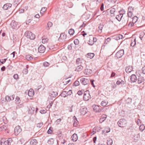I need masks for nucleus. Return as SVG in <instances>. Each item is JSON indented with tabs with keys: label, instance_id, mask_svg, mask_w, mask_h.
Here are the masks:
<instances>
[{
	"label": "nucleus",
	"instance_id": "nucleus-1",
	"mask_svg": "<svg viewBox=\"0 0 145 145\" xmlns=\"http://www.w3.org/2000/svg\"><path fill=\"white\" fill-rule=\"evenodd\" d=\"M117 124L120 127H124L127 125V121L125 119H121L118 122Z\"/></svg>",
	"mask_w": 145,
	"mask_h": 145
},
{
	"label": "nucleus",
	"instance_id": "nucleus-2",
	"mask_svg": "<svg viewBox=\"0 0 145 145\" xmlns=\"http://www.w3.org/2000/svg\"><path fill=\"white\" fill-rule=\"evenodd\" d=\"M25 35L27 38L31 40H33L35 37V35L30 31H27L25 33Z\"/></svg>",
	"mask_w": 145,
	"mask_h": 145
},
{
	"label": "nucleus",
	"instance_id": "nucleus-3",
	"mask_svg": "<svg viewBox=\"0 0 145 145\" xmlns=\"http://www.w3.org/2000/svg\"><path fill=\"white\" fill-rule=\"evenodd\" d=\"M91 98L89 91L88 90L85 91L84 93L83 99L85 101H88Z\"/></svg>",
	"mask_w": 145,
	"mask_h": 145
},
{
	"label": "nucleus",
	"instance_id": "nucleus-4",
	"mask_svg": "<svg viewBox=\"0 0 145 145\" xmlns=\"http://www.w3.org/2000/svg\"><path fill=\"white\" fill-rule=\"evenodd\" d=\"M124 51L123 50H121L118 51L115 55V57L116 58L121 57L124 54Z\"/></svg>",
	"mask_w": 145,
	"mask_h": 145
},
{
	"label": "nucleus",
	"instance_id": "nucleus-5",
	"mask_svg": "<svg viewBox=\"0 0 145 145\" xmlns=\"http://www.w3.org/2000/svg\"><path fill=\"white\" fill-rule=\"evenodd\" d=\"M124 11L123 10H121L119 11L120 14L117 15L116 18L119 21H120L122 18L123 14H124Z\"/></svg>",
	"mask_w": 145,
	"mask_h": 145
},
{
	"label": "nucleus",
	"instance_id": "nucleus-6",
	"mask_svg": "<svg viewBox=\"0 0 145 145\" xmlns=\"http://www.w3.org/2000/svg\"><path fill=\"white\" fill-rule=\"evenodd\" d=\"M14 133L16 135H17L22 131L20 127L19 126H16L14 129Z\"/></svg>",
	"mask_w": 145,
	"mask_h": 145
},
{
	"label": "nucleus",
	"instance_id": "nucleus-7",
	"mask_svg": "<svg viewBox=\"0 0 145 145\" xmlns=\"http://www.w3.org/2000/svg\"><path fill=\"white\" fill-rule=\"evenodd\" d=\"M17 23L14 21H12L11 23L10 26L12 29H16L19 27V26L17 25Z\"/></svg>",
	"mask_w": 145,
	"mask_h": 145
},
{
	"label": "nucleus",
	"instance_id": "nucleus-8",
	"mask_svg": "<svg viewBox=\"0 0 145 145\" xmlns=\"http://www.w3.org/2000/svg\"><path fill=\"white\" fill-rule=\"evenodd\" d=\"M116 10L115 8H112L110 9L107 10V11L110 13L111 16L112 17H114L115 16V14L114 13L115 12Z\"/></svg>",
	"mask_w": 145,
	"mask_h": 145
},
{
	"label": "nucleus",
	"instance_id": "nucleus-9",
	"mask_svg": "<svg viewBox=\"0 0 145 145\" xmlns=\"http://www.w3.org/2000/svg\"><path fill=\"white\" fill-rule=\"evenodd\" d=\"M81 82L82 84L84 85H86L89 83V80L87 79L82 78L81 79Z\"/></svg>",
	"mask_w": 145,
	"mask_h": 145
},
{
	"label": "nucleus",
	"instance_id": "nucleus-10",
	"mask_svg": "<svg viewBox=\"0 0 145 145\" xmlns=\"http://www.w3.org/2000/svg\"><path fill=\"white\" fill-rule=\"evenodd\" d=\"M12 4L9 3H7L5 4L3 7V8L4 10H8L11 7Z\"/></svg>",
	"mask_w": 145,
	"mask_h": 145
},
{
	"label": "nucleus",
	"instance_id": "nucleus-11",
	"mask_svg": "<svg viewBox=\"0 0 145 145\" xmlns=\"http://www.w3.org/2000/svg\"><path fill=\"white\" fill-rule=\"evenodd\" d=\"M45 49V47L43 45H40L38 48V51L40 53H43L44 52Z\"/></svg>",
	"mask_w": 145,
	"mask_h": 145
},
{
	"label": "nucleus",
	"instance_id": "nucleus-12",
	"mask_svg": "<svg viewBox=\"0 0 145 145\" xmlns=\"http://www.w3.org/2000/svg\"><path fill=\"white\" fill-rule=\"evenodd\" d=\"M67 37L65 33H61L59 38V39H61L63 41H65Z\"/></svg>",
	"mask_w": 145,
	"mask_h": 145
},
{
	"label": "nucleus",
	"instance_id": "nucleus-13",
	"mask_svg": "<svg viewBox=\"0 0 145 145\" xmlns=\"http://www.w3.org/2000/svg\"><path fill=\"white\" fill-rule=\"evenodd\" d=\"M87 109L86 108L82 107L80 109V111L82 115H84L86 113Z\"/></svg>",
	"mask_w": 145,
	"mask_h": 145
},
{
	"label": "nucleus",
	"instance_id": "nucleus-14",
	"mask_svg": "<svg viewBox=\"0 0 145 145\" xmlns=\"http://www.w3.org/2000/svg\"><path fill=\"white\" fill-rule=\"evenodd\" d=\"M84 72L85 74L88 75L91 73L92 71L90 69H86L84 70Z\"/></svg>",
	"mask_w": 145,
	"mask_h": 145
},
{
	"label": "nucleus",
	"instance_id": "nucleus-15",
	"mask_svg": "<svg viewBox=\"0 0 145 145\" xmlns=\"http://www.w3.org/2000/svg\"><path fill=\"white\" fill-rule=\"evenodd\" d=\"M130 79L131 81L133 82H134L137 80V78L136 75L135 74H132L130 76Z\"/></svg>",
	"mask_w": 145,
	"mask_h": 145
},
{
	"label": "nucleus",
	"instance_id": "nucleus-16",
	"mask_svg": "<svg viewBox=\"0 0 145 145\" xmlns=\"http://www.w3.org/2000/svg\"><path fill=\"white\" fill-rule=\"evenodd\" d=\"M71 138L73 142L76 141L78 139L77 135L76 134L74 133L71 136Z\"/></svg>",
	"mask_w": 145,
	"mask_h": 145
},
{
	"label": "nucleus",
	"instance_id": "nucleus-17",
	"mask_svg": "<svg viewBox=\"0 0 145 145\" xmlns=\"http://www.w3.org/2000/svg\"><path fill=\"white\" fill-rule=\"evenodd\" d=\"M30 143L31 145H36L37 143V142L36 139H32L30 141Z\"/></svg>",
	"mask_w": 145,
	"mask_h": 145
},
{
	"label": "nucleus",
	"instance_id": "nucleus-18",
	"mask_svg": "<svg viewBox=\"0 0 145 145\" xmlns=\"http://www.w3.org/2000/svg\"><path fill=\"white\" fill-rule=\"evenodd\" d=\"M133 70V68L132 66H128L126 67L125 69L126 72L127 73H129Z\"/></svg>",
	"mask_w": 145,
	"mask_h": 145
},
{
	"label": "nucleus",
	"instance_id": "nucleus-19",
	"mask_svg": "<svg viewBox=\"0 0 145 145\" xmlns=\"http://www.w3.org/2000/svg\"><path fill=\"white\" fill-rule=\"evenodd\" d=\"M83 68V66L81 65H79L76 67L75 71L78 72H80L82 70Z\"/></svg>",
	"mask_w": 145,
	"mask_h": 145
},
{
	"label": "nucleus",
	"instance_id": "nucleus-20",
	"mask_svg": "<svg viewBox=\"0 0 145 145\" xmlns=\"http://www.w3.org/2000/svg\"><path fill=\"white\" fill-rule=\"evenodd\" d=\"M106 118L107 116L106 115L103 114L101 116V117L100 118V123H101L106 120Z\"/></svg>",
	"mask_w": 145,
	"mask_h": 145
},
{
	"label": "nucleus",
	"instance_id": "nucleus-21",
	"mask_svg": "<svg viewBox=\"0 0 145 145\" xmlns=\"http://www.w3.org/2000/svg\"><path fill=\"white\" fill-rule=\"evenodd\" d=\"M74 120L73 126L74 127H76L78 124V121L77 120V118L75 116H74L73 117Z\"/></svg>",
	"mask_w": 145,
	"mask_h": 145
},
{
	"label": "nucleus",
	"instance_id": "nucleus-22",
	"mask_svg": "<svg viewBox=\"0 0 145 145\" xmlns=\"http://www.w3.org/2000/svg\"><path fill=\"white\" fill-rule=\"evenodd\" d=\"M93 107L94 110L95 112H99L100 110V108L99 105H94L93 106Z\"/></svg>",
	"mask_w": 145,
	"mask_h": 145
},
{
	"label": "nucleus",
	"instance_id": "nucleus-23",
	"mask_svg": "<svg viewBox=\"0 0 145 145\" xmlns=\"http://www.w3.org/2000/svg\"><path fill=\"white\" fill-rule=\"evenodd\" d=\"M28 94L29 97L33 96L34 94V91L33 89H30L28 92Z\"/></svg>",
	"mask_w": 145,
	"mask_h": 145
},
{
	"label": "nucleus",
	"instance_id": "nucleus-24",
	"mask_svg": "<svg viewBox=\"0 0 145 145\" xmlns=\"http://www.w3.org/2000/svg\"><path fill=\"white\" fill-rule=\"evenodd\" d=\"M82 59L80 58L77 59L76 60V64L78 65H81L82 63Z\"/></svg>",
	"mask_w": 145,
	"mask_h": 145
},
{
	"label": "nucleus",
	"instance_id": "nucleus-25",
	"mask_svg": "<svg viewBox=\"0 0 145 145\" xmlns=\"http://www.w3.org/2000/svg\"><path fill=\"white\" fill-rule=\"evenodd\" d=\"M57 92L52 91L50 93V95L52 97H55L57 95Z\"/></svg>",
	"mask_w": 145,
	"mask_h": 145
},
{
	"label": "nucleus",
	"instance_id": "nucleus-26",
	"mask_svg": "<svg viewBox=\"0 0 145 145\" xmlns=\"http://www.w3.org/2000/svg\"><path fill=\"white\" fill-rule=\"evenodd\" d=\"M94 56V54L93 53H88L86 55V57L90 59L92 58Z\"/></svg>",
	"mask_w": 145,
	"mask_h": 145
},
{
	"label": "nucleus",
	"instance_id": "nucleus-27",
	"mask_svg": "<svg viewBox=\"0 0 145 145\" xmlns=\"http://www.w3.org/2000/svg\"><path fill=\"white\" fill-rule=\"evenodd\" d=\"M144 81V78L142 76L139 77L138 78V84H140L143 82Z\"/></svg>",
	"mask_w": 145,
	"mask_h": 145
},
{
	"label": "nucleus",
	"instance_id": "nucleus-28",
	"mask_svg": "<svg viewBox=\"0 0 145 145\" xmlns=\"http://www.w3.org/2000/svg\"><path fill=\"white\" fill-rule=\"evenodd\" d=\"M136 39H133L131 40V46L134 47L136 44Z\"/></svg>",
	"mask_w": 145,
	"mask_h": 145
},
{
	"label": "nucleus",
	"instance_id": "nucleus-29",
	"mask_svg": "<svg viewBox=\"0 0 145 145\" xmlns=\"http://www.w3.org/2000/svg\"><path fill=\"white\" fill-rule=\"evenodd\" d=\"M29 112L31 114H33L35 110V108L33 107H30V108H29Z\"/></svg>",
	"mask_w": 145,
	"mask_h": 145
},
{
	"label": "nucleus",
	"instance_id": "nucleus-30",
	"mask_svg": "<svg viewBox=\"0 0 145 145\" xmlns=\"http://www.w3.org/2000/svg\"><path fill=\"white\" fill-rule=\"evenodd\" d=\"M48 40V38H45V37L44 36L42 37V42L44 44L45 43L47 42Z\"/></svg>",
	"mask_w": 145,
	"mask_h": 145
},
{
	"label": "nucleus",
	"instance_id": "nucleus-31",
	"mask_svg": "<svg viewBox=\"0 0 145 145\" xmlns=\"http://www.w3.org/2000/svg\"><path fill=\"white\" fill-rule=\"evenodd\" d=\"M52 23L51 22H48L47 24V27L46 28L47 30H49L50 29V27H51L52 25Z\"/></svg>",
	"mask_w": 145,
	"mask_h": 145
},
{
	"label": "nucleus",
	"instance_id": "nucleus-32",
	"mask_svg": "<svg viewBox=\"0 0 145 145\" xmlns=\"http://www.w3.org/2000/svg\"><path fill=\"white\" fill-rule=\"evenodd\" d=\"M127 15H128V20L127 21L128 22L129 20V18H130V19H131L132 17H133V13L132 12H128Z\"/></svg>",
	"mask_w": 145,
	"mask_h": 145
},
{
	"label": "nucleus",
	"instance_id": "nucleus-33",
	"mask_svg": "<svg viewBox=\"0 0 145 145\" xmlns=\"http://www.w3.org/2000/svg\"><path fill=\"white\" fill-rule=\"evenodd\" d=\"M131 19H132L133 22L135 24L137 21L138 18L137 16H135Z\"/></svg>",
	"mask_w": 145,
	"mask_h": 145
},
{
	"label": "nucleus",
	"instance_id": "nucleus-34",
	"mask_svg": "<svg viewBox=\"0 0 145 145\" xmlns=\"http://www.w3.org/2000/svg\"><path fill=\"white\" fill-rule=\"evenodd\" d=\"M112 140L111 138H109L107 139V145H112Z\"/></svg>",
	"mask_w": 145,
	"mask_h": 145
},
{
	"label": "nucleus",
	"instance_id": "nucleus-35",
	"mask_svg": "<svg viewBox=\"0 0 145 145\" xmlns=\"http://www.w3.org/2000/svg\"><path fill=\"white\" fill-rule=\"evenodd\" d=\"M60 95L62 97H65L67 96V92L65 91H63L61 93Z\"/></svg>",
	"mask_w": 145,
	"mask_h": 145
},
{
	"label": "nucleus",
	"instance_id": "nucleus-36",
	"mask_svg": "<svg viewBox=\"0 0 145 145\" xmlns=\"http://www.w3.org/2000/svg\"><path fill=\"white\" fill-rule=\"evenodd\" d=\"M16 103L17 104H19L21 102V100L20 98L18 96H17L16 98L15 99Z\"/></svg>",
	"mask_w": 145,
	"mask_h": 145
},
{
	"label": "nucleus",
	"instance_id": "nucleus-37",
	"mask_svg": "<svg viewBox=\"0 0 145 145\" xmlns=\"http://www.w3.org/2000/svg\"><path fill=\"white\" fill-rule=\"evenodd\" d=\"M110 128L109 127L106 128L103 131L102 133H108L110 131Z\"/></svg>",
	"mask_w": 145,
	"mask_h": 145
},
{
	"label": "nucleus",
	"instance_id": "nucleus-38",
	"mask_svg": "<svg viewBox=\"0 0 145 145\" xmlns=\"http://www.w3.org/2000/svg\"><path fill=\"white\" fill-rule=\"evenodd\" d=\"M12 142V139L10 138H8L7 140H5L4 142V143L5 144H6L8 143V145H9V144L10 143Z\"/></svg>",
	"mask_w": 145,
	"mask_h": 145
},
{
	"label": "nucleus",
	"instance_id": "nucleus-39",
	"mask_svg": "<svg viewBox=\"0 0 145 145\" xmlns=\"http://www.w3.org/2000/svg\"><path fill=\"white\" fill-rule=\"evenodd\" d=\"M28 67V65H26V68L24 69L22 71V72L24 74H26L28 72L27 68Z\"/></svg>",
	"mask_w": 145,
	"mask_h": 145
},
{
	"label": "nucleus",
	"instance_id": "nucleus-40",
	"mask_svg": "<svg viewBox=\"0 0 145 145\" xmlns=\"http://www.w3.org/2000/svg\"><path fill=\"white\" fill-rule=\"evenodd\" d=\"M136 74L138 77L141 76V75L142 74L141 71L140 70H137L136 71Z\"/></svg>",
	"mask_w": 145,
	"mask_h": 145
},
{
	"label": "nucleus",
	"instance_id": "nucleus-41",
	"mask_svg": "<svg viewBox=\"0 0 145 145\" xmlns=\"http://www.w3.org/2000/svg\"><path fill=\"white\" fill-rule=\"evenodd\" d=\"M54 139L52 138L49 139L48 141V143L50 144H51L54 143Z\"/></svg>",
	"mask_w": 145,
	"mask_h": 145
},
{
	"label": "nucleus",
	"instance_id": "nucleus-42",
	"mask_svg": "<svg viewBox=\"0 0 145 145\" xmlns=\"http://www.w3.org/2000/svg\"><path fill=\"white\" fill-rule=\"evenodd\" d=\"M74 33V30L72 29H71L69 30V33L70 35H72Z\"/></svg>",
	"mask_w": 145,
	"mask_h": 145
},
{
	"label": "nucleus",
	"instance_id": "nucleus-43",
	"mask_svg": "<svg viewBox=\"0 0 145 145\" xmlns=\"http://www.w3.org/2000/svg\"><path fill=\"white\" fill-rule=\"evenodd\" d=\"M26 59L28 61L31 60L33 59V57L31 56L27 55L26 56Z\"/></svg>",
	"mask_w": 145,
	"mask_h": 145
},
{
	"label": "nucleus",
	"instance_id": "nucleus-44",
	"mask_svg": "<svg viewBox=\"0 0 145 145\" xmlns=\"http://www.w3.org/2000/svg\"><path fill=\"white\" fill-rule=\"evenodd\" d=\"M7 129V127L5 125H3L0 127V131L6 130Z\"/></svg>",
	"mask_w": 145,
	"mask_h": 145
},
{
	"label": "nucleus",
	"instance_id": "nucleus-45",
	"mask_svg": "<svg viewBox=\"0 0 145 145\" xmlns=\"http://www.w3.org/2000/svg\"><path fill=\"white\" fill-rule=\"evenodd\" d=\"M145 34L144 33H141L140 36V38L141 40H142V39H144L145 38V36H144ZM144 40V39H143Z\"/></svg>",
	"mask_w": 145,
	"mask_h": 145
},
{
	"label": "nucleus",
	"instance_id": "nucleus-46",
	"mask_svg": "<svg viewBox=\"0 0 145 145\" xmlns=\"http://www.w3.org/2000/svg\"><path fill=\"white\" fill-rule=\"evenodd\" d=\"M134 8L132 7H130L128 8V12H131L133 11Z\"/></svg>",
	"mask_w": 145,
	"mask_h": 145
},
{
	"label": "nucleus",
	"instance_id": "nucleus-47",
	"mask_svg": "<svg viewBox=\"0 0 145 145\" xmlns=\"http://www.w3.org/2000/svg\"><path fill=\"white\" fill-rule=\"evenodd\" d=\"M116 39L117 40H120V39H122L123 38V36L121 35H117L116 37Z\"/></svg>",
	"mask_w": 145,
	"mask_h": 145
},
{
	"label": "nucleus",
	"instance_id": "nucleus-48",
	"mask_svg": "<svg viewBox=\"0 0 145 145\" xmlns=\"http://www.w3.org/2000/svg\"><path fill=\"white\" fill-rule=\"evenodd\" d=\"M139 129L140 131H142L145 129V127L144 125H140Z\"/></svg>",
	"mask_w": 145,
	"mask_h": 145
},
{
	"label": "nucleus",
	"instance_id": "nucleus-49",
	"mask_svg": "<svg viewBox=\"0 0 145 145\" xmlns=\"http://www.w3.org/2000/svg\"><path fill=\"white\" fill-rule=\"evenodd\" d=\"M47 10L46 7H43L42 8L40 12L41 14H43Z\"/></svg>",
	"mask_w": 145,
	"mask_h": 145
},
{
	"label": "nucleus",
	"instance_id": "nucleus-50",
	"mask_svg": "<svg viewBox=\"0 0 145 145\" xmlns=\"http://www.w3.org/2000/svg\"><path fill=\"white\" fill-rule=\"evenodd\" d=\"M5 99L7 101L9 102L11 101V99H10V97L9 96H6L5 97Z\"/></svg>",
	"mask_w": 145,
	"mask_h": 145
},
{
	"label": "nucleus",
	"instance_id": "nucleus-51",
	"mask_svg": "<svg viewBox=\"0 0 145 145\" xmlns=\"http://www.w3.org/2000/svg\"><path fill=\"white\" fill-rule=\"evenodd\" d=\"M127 104H129L131 103L132 99L131 98H128L126 101Z\"/></svg>",
	"mask_w": 145,
	"mask_h": 145
},
{
	"label": "nucleus",
	"instance_id": "nucleus-52",
	"mask_svg": "<svg viewBox=\"0 0 145 145\" xmlns=\"http://www.w3.org/2000/svg\"><path fill=\"white\" fill-rule=\"evenodd\" d=\"M107 103L108 102L107 101H103L101 102V105L103 106H105L107 104Z\"/></svg>",
	"mask_w": 145,
	"mask_h": 145
},
{
	"label": "nucleus",
	"instance_id": "nucleus-53",
	"mask_svg": "<svg viewBox=\"0 0 145 145\" xmlns=\"http://www.w3.org/2000/svg\"><path fill=\"white\" fill-rule=\"evenodd\" d=\"M111 4H114L116 2V0H107Z\"/></svg>",
	"mask_w": 145,
	"mask_h": 145
},
{
	"label": "nucleus",
	"instance_id": "nucleus-54",
	"mask_svg": "<svg viewBox=\"0 0 145 145\" xmlns=\"http://www.w3.org/2000/svg\"><path fill=\"white\" fill-rule=\"evenodd\" d=\"M49 65L50 64L47 62H45L43 63V65L45 67H48Z\"/></svg>",
	"mask_w": 145,
	"mask_h": 145
},
{
	"label": "nucleus",
	"instance_id": "nucleus-55",
	"mask_svg": "<svg viewBox=\"0 0 145 145\" xmlns=\"http://www.w3.org/2000/svg\"><path fill=\"white\" fill-rule=\"evenodd\" d=\"M43 125V123L42 122H40L37 124V127H41Z\"/></svg>",
	"mask_w": 145,
	"mask_h": 145
},
{
	"label": "nucleus",
	"instance_id": "nucleus-56",
	"mask_svg": "<svg viewBox=\"0 0 145 145\" xmlns=\"http://www.w3.org/2000/svg\"><path fill=\"white\" fill-rule=\"evenodd\" d=\"M74 86H77L79 85L80 83L78 81H76L74 82Z\"/></svg>",
	"mask_w": 145,
	"mask_h": 145
},
{
	"label": "nucleus",
	"instance_id": "nucleus-57",
	"mask_svg": "<svg viewBox=\"0 0 145 145\" xmlns=\"http://www.w3.org/2000/svg\"><path fill=\"white\" fill-rule=\"evenodd\" d=\"M72 93V91L71 90H69L67 92V96L71 95Z\"/></svg>",
	"mask_w": 145,
	"mask_h": 145
},
{
	"label": "nucleus",
	"instance_id": "nucleus-58",
	"mask_svg": "<svg viewBox=\"0 0 145 145\" xmlns=\"http://www.w3.org/2000/svg\"><path fill=\"white\" fill-rule=\"evenodd\" d=\"M74 42L75 45H77L79 43V40L77 39H75Z\"/></svg>",
	"mask_w": 145,
	"mask_h": 145
},
{
	"label": "nucleus",
	"instance_id": "nucleus-59",
	"mask_svg": "<svg viewBox=\"0 0 145 145\" xmlns=\"http://www.w3.org/2000/svg\"><path fill=\"white\" fill-rule=\"evenodd\" d=\"M135 23L133 22L132 21L130 22L128 24V25L129 26H130L131 27H132L134 25V24Z\"/></svg>",
	"mask_w": 145,
	"mask_h": 145
},
{
	"label": "nucleus",
	"instance_id": "nucleus-60",
	"mask_svg": "<svg viewBox=\"0 0 145 145\" xmlns=\"http://www.w3.org/2000/svg\"><path fill=\"white\" fill-rule=\"evenodd\" d=\"M13 78L15 79H17L18 78V75L17 74H15L13 76Z\"/></svg>",
	"mask_w": 145,
	"mask_h": 145
},
{
	"label": "nucleus",
	"instance_id": "nucleus-61",
	"mask_svg": "<svg viewBox=\"0 0 145 145\" xmlns=\"http://www.w3.org/2000/svg\"><path fill=\"white\" fill-rule=\"evenodd\" d=\"M108 12L107 11V10L106 11H104L102 13V15H104L105 16H106L107 14V13Z\"/></svg>",
	"mask_w": 145,
	"mask_h": 145
},
{
	"label": "nucleus",
	"instance_id": "nucleus-62",
	"mask_svg": "<svg viewBox=\"0 0 145 145\" xmlns=\"http://www.w3.org/2000/svg\"><path fill=\"white\" fill-rule=\"evenodd\" d=\"M104 5L103 3H102L100 7V10L101 11H103L104 10Z\"/></svg>",
	"mask_w": 145,
	"mask_h": 145
},
{
	"label": "nucleus",
	"instance_id": "nucleus-63",
	"mask_svg": "<svg viewBox=\"0 0 145 145\" xmlns=\"http://www.w3.org/2000/svg\"><path fill=\"white\" fill-rule=\"evenodd\" d=\"M52 132V128L50 127L48 130V131L47 133L48 134H51Z\"/></svg>",
	"mask_w": 145,
	"mask_h": 145
},
{
	"label": "nucleus",
	"instance_id": "nucleus-64",
	"mask_svg": "<svg viewBox=\"0 0 145 145\" xmlns=\"http://www.w3.org/2000/svg\"><path fill=\"white\" fill-rule=\"evenodd\" d=\"M142 73L143 74H145V66L143 67L142 69Z\"/></svg>",
	"mask_w": 145,
	"mask_h": 145
}]
</instances>
